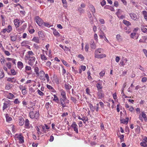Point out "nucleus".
<instances>
[{"label":"nucleus","instance_id":"obj_25","mask_svg":"<svg viewBox=\"0 0 147 147\" xmlns=\"http://www.w3.org/2000/svg\"><path fill=\"white\" fill-rule=\"evenodd\" d=\"M14 96V95L11 93H9L7 95V98L9 99H11Z\"/></svg>","mask_w":147,"mask_h":147},{"label":"nucleus","instance_id":"obj_45","mask_svg":"<svg viewBox=\"0 0 147 147\" xmlns=\"http://www.w3.org/2000/svg\"><path fill=\"white\" fill-rule=\"evenodd\" d=\"M106 2L105 0H103L101 2H100V4L102 6L105 5L106 4Z\"/></svg>","mask_w":147,"mask_h":147},{"label":"nucleus","instance_id":"obj_46","mask_svg":"<svg viewBox=\"0 0 147 147\" xmlns=\"http://www.w3.org/2000/svg\"><path fill=\"white\" fill-rule=\"evenodd\" d=\"M142 117L144 119L146 118V115L144 112H142Z\"/></svg>","mask_w":147,"mask_h":147},{"label":"nucleus","instance_id":"obj_6","mask_svg":"<svg viewBox=\"0 0 147 147\" xmlns=\"http://www.w3.org/2000/svg\"><path fill=\"white\" fill-rule=\"evenodd\" d=\"M64 87L66 90L67 92L69 91V93H70L69 90L71 88V86L68 83H65L64 85Z\"/></svg>","mask_w":147,"mask_h":147},{"label":"nucleus","instance_id":"obj_54","mask_svg":"<svg viewBox=\"0 0 147 147\" xmlns=\"http://www.w3.org/2000/svg\"><path fill=\"white\" fill-rule=\"evenodd\" d=\"M91 10L93 13L95 12V9L94 8V7L93 6H92L91 7Z\"/></svg>","mask_w":147,"mask_h":147},{"label":"nucleus","instance_id":"obj_15","mask_svg":"<svg viewBox=\"0 0 147 147\" xmlns=\"http://www.w3.org/2000/svg\"><path fill=\"white\" fill-rule=\"evenodd\" d=\"M29 121L27 119H26L25 121V127L26 128H28L29 127Z\"/></svg>","mask_w":147,"mask_h":147},{"label":"nucleus","instance_id":"obj_41","mask_svg":"<svg viewBox=\"0 0 147 147\" xmlns=\"http://www.w3.org/2000/svg\"><path fill=\"white\" fill-rule=\"evenodd\" d=\"M47 87L48 89L52 90V91H53V90H54V89L51 86L47 84Z\"/></svg>","mask_w":147,"mask_h":147},{"label":"nucleus","instance_id":"obj_17","mask_svg":"<svg viewBox=\"0 0 147 147\" xmlns=\"http://www.w3.org/2000/svg\"><path fill=\"white\" fill-rule=\"evenodd\" d=\"M5 117L6 118V121H7L8 122L11 121L12 119L9 117L8 114H6L5 115Z\"/></svg>","mask_w":147,"mask_h":147},{"label":"nucleus","instance_id":"obj_34","mask_svg":"<svg viewBox=\"0 0 147 147\" xmlns=\"http://www.w3.org/2000/svg\"><path fill=\"white\" fill-rule=\"evenodd\" d=\"M11 40L13 41H15L17 39V37L16 36H11Z\"/></svg>","mask_w":147,"mask_h":147},{"label":"nucleus","instance_id":"obj_29","mask_svg":"<svg viewBox=\"0 0 147 147\" xmlns=\"http://www.w3.org/2000/svg\"><path fill=\"white\" fill-rule=\"evenodd\" d=\"M146 142L144 141H143L142 142H141L140 143V145L144 147H146L147 146V144L146 143Z\"/></svg>","mask_w":147,"mask_h":147},{"label":"nucleus","instance_id":"obj_28","mask_svg":"<svg viewBox=\"0 0 147 147\" xmlns=\"http://www.w3.org/2000/svg\"><path fill=\"white\" fill-rule=\"evenodd\" d=\"M141 30L142 32L144 33H146L147 34V29L144 27L141 28Z\"/></svg>","mask_w":147,"mask_h":147},{"label":"nucleus","instance_id":"obj_13","mask_svg":"<svg viewBox=\"0 0 147 147\" xmlns=\"http://www.w3.org/2000/svg\"><path fill=\"white\" fill-rule=\"evenodd\" d=\"M29 116L30 118L32 119L34 118L35 117V112L33 111H30L29 113Z\"/></svg>","mask_w":147,"mask_h":147},{"label":"nucleus","instance_id":"obj_44","mask_svg":"<svg viewBox=\"0 0 147 147\" xmlns=\"http://www.w3.org/2000/svg\"><path fill=\"white\" fill-rule=\"evenodd\" d=\"M31 69V67L30 66H26L25 67V69L27 71L30 70Z\"/></svg>","mask_w":147,"mask_h":147},{"label":"nucleus","instance_id":"obj_10","mask_svg":"<svg viewBox=\"0 0 147 147\" xmlns=\"http://www.w3.org/2000/svg\"><path fill=\"white\" fill-rule=\"evenodd\" d=\"M90 47L92 49H95L96 48V46L94 43V41L93 40H91L90 41Z\"/></svg>","mask_w":147,"mask_h":147},{"label":"nucleus","instance_id":"obj_56","mask_svg":"<svg viewBox=\"0 0 147 147\" xmlns=\"http://www.w3.org/2000/svg\"><path fill=\"white\" fill-rule=\"evenodd\" d=\"M38 34L39 36H42V35H43V33L41 31H39L38 32Z\"/></svg>","mask_w":147,"mask_h":147},{"label":"nucleus","instance_id":"obj_58","mask_svg":"<svg viewBox=\"0 0 147 147\" xmlns=\"http://www.w3.org/2000/svg\"><path fill=\"white\" fill-rule=\"evenodd\" d=\"M51 64V63L49 61H47L46 63V65L47 66H49Z\"/></svg>","mask_w":147,"mask_h":147},{"label":"nucleus","instance_id":"obj_40","mask_svg":"<svg viewBox=\"0 0 147 147\" xmlns=\"http://www.w3.org/2000/svg\"><path fill=\"white\" fill-rule=\"evenodd\" d=\"M7 66V67L9 69H10L11 68V64L10 62H8L7 63H6V64Z\"/></svg>","mask_w":147,"mask_h":147},{"label":"nucleus","instance_id":"obj_30","mask_svg":"<svg viewBox=\"0 0 147 147\" xmlns=\"http://www.w3.org/2000/svg\"><path fill=\"white\" fill-rule=\"evenodd\" d=\"M96 86L98 91L101 90L102 88V85L99 84H97Z\"/></svg>","mask_w":147,"mask_h":147},{"label":"nucleus","instance_id":"obj_26","mask_svg":"<svg viewBox=\"0 0 147 147\" xmlns=\"http://www.w3.org/2000/svg\"><path fill=\"white\" fill-rule=\"evenodd\" d=\"M53 34L55 36H59L60 34L56 30H54L53 32Z\"/></svg>","mask_w":147,"mask_h":147},{"label":"nucleus","instance_id":"obj_59","mask_svg":"<svg viewBox=\"0 0 147 147\" xmlns=\"http://www.w3.org/2000/svg\"><path fill=\"white\" fill-rule=\"evenodd\" d=\"M121 36L119 34H117L116 36V38L118 40H120V38Z\"/></svg>","mask_w":147,"mask_h":147},{"label":"nucleus","instance_id":"obj_62","mask_svg":"<svg viewBox=\"0 0 147 147\" xmlns=\"http://www.w3.org/2000/svg\"><path fill=\"white\" fill-rule=\"evenodd\" d=\"M86 67L85 66H81V69L83 71H84L85 70Z\"/></svg>","mask_w":147,"mask_h":147},{"label":"nucleus","instance_id":"obj_49","mask_svg":"<svg viewBox=\"0 0 147 147\" xmlns=\"http://www.w3.org/2000/svg\"><path fill=\"white\" fill-rule=\"evenodd\" d=\"M118 3L117 1H115L114 3V6L115 7H117L118 6Z\"/></svg>","mask_w":147,"mask_h":147},{"label":"nucleus","instance_id":"obj_38","mask_svg":"<svg viewBox=\"0 0 147 147\" xmlns=\"http://www.w3.org/2000/svg\"><path fill=\"white\" fill-rule=\"evenodd\" d=\"M37 92L38 94L40 96H43L44 94V93L40 91L39 90H38Z\"/></svg>","mask_w":147,"mask_h":147},{"label":"nucleus","instance_id":"obj_52","mask_svg":"<svg viewBox=\"0 0 147 147\" xmlns=\"http://www.w3.org/2000/svg\"><path fill=\"white\" fill-rule=\"evenodd\" d=\"M28 53L29 55H33L34 54L32 51H29L28 52Z\"/></svg>","mask_w":147,"mask_h":147},{"label":"nucleus","instance_id":"obj_2","mask_svg":"<svg viewBox=\"0 0 147 147\" xmlns=\"http://www.w3.org/2000/svg\"><path fill=\"white\" fill-rule=\"evenodd\" d=\"M97 95L98 98L99 99H102L104 96V94L102 90L98 91V92L97 93Z\"/></svg>","mask_w":147,"mask_h":147},{"label":"nucleus","instance_id":"obj_55","mask_svg":"<svg viewBox=\"0 0 147 147\" xmlns=\"http://www.w3.org/2000/svg\"><path fill=\"white\" fill-rule=\"evenodd\" d=\"M14 102V103L18 104L20 102L19 101H18V99L17 98L15 99Z\"/></svg>","mask_w":147,"mask_h":147},{"label":"nucleus","instance_id":"obj_64","mask_svg":"<svg viewBox=\"0 0 147 147\" xmlns=\"http://www.w3.org/2000/svg\"><path fill=\"white\" fill-rule=\"evenodd\" d=\"M33 147H37L38 146V143H33L32 145Z\"/></svg>","mask_w":147,"mask_h":147},{"label":"nucleus","instance_id":"obj_61","mask_svg":"<svg viewBox=\"0 0 147 147\" xmlns=\"http://www.w3.org/2000/svg\"><path fill=\"white\" fill-rule=\"evenodd\" d=\"M35 117H38L39 115V113L38 112H37L36 111L35 112Z\"/></svg>","mask_w":147,"mask_h":147},{"label":"nucleus","instance_id":"obj_57","mask_svg":"<svg viewBox=\"0 0 147 147\" xmlns=\"http://www.w3.org/2000/svg\"><path fill=\"white\" fill-rule=\"evenodd\" d=\"M34 32V29H32L31 30H29V32L30 33V34H32Z\"/></svg>","mask_w":147,"mask_h":147},{"label":"nucleus","instance_id":"obj_39","mask_svg":"<svg viewBox=\"0 0 147 147\" xmlns=\"http://www.w3.org/2000/svg\"><path fill=\"white\" fill-rule=\"evenodd\" d=\"M7 104L5 103H3V111L5 109L7 108Z\"/></svg>","mask_w":147,"mask_h":147},{"label":"nucleus","instance_id":"obj_23","mask_svg":"<svg viewBox=\"0 0 147 147\" xmlns=\"http://www.w3.org/2000/svg\"><path fill=\"white\" fill-rule=\"evenodd\" d=\"M89 107L90 108L91 111L93 112L95 110V108L93 106L92 104L90 103L89 104Z\"/></svg>","mask_w":147,"mask_h":147},{"label":"nucleus","instance_id":"obj_20","mask_svg":"<svg viewBox=\"0 0 147 147\" xmlns=\"http://www.w3.org/2000/svg\"><path fill=\"white\" fill-rule=\"evenodd\" d=\"M16 80V79H15L14 78H9L7 79V81L8 82H14Z\"/></svg>","mask_w":147,"mask_h":147},{"label":"nucleus","instance_id":"obj_36","mask_svg":"<svg viewBox=\"0 0 147 147\" xmlns=\"http://www.w3.org/2000/svg\"><path fill=\"white\" fill-rule=\"evenodd\" d=\"M41 59L43 60H46L47 59V57L45 56L44 55H40Z\"/></svg>","mask_w":147,"mask_h":147},{"label":"nucleus","instance_id":"obj_19","mask_svg":"<svg viewBox=\"0 0 147 147\" xmlns=\"http://www.w3.org/2000/svg\"><path fill=\"white\" fill-rule=\"evenodd\" d=\"M32 40L37 43H39L38 38L36 37H34L32 39Z\"/></svg>","mask_w":147,"mask_h":147},{"label":"nucleus","instance_id":"obj_12","mask_svg":"<svg viewBox=\"0 0 147 147\" xmlns=\"http://www.w3.org/2000/svg\"><path fill=\"white\" fill-rule=\"evenodd\" d=\"M129 120V118L128 117L126 118L125 119H121V121L122 123L123 124H127Z\"/></svg>","mask_w":147,"mask_h":147},{"label":"nucleus","instance_id":"obj_51","mask_svg":"<svg viewBox=\"0 0 147 147\" xmlns=\"http://www.w3.org/2000/svg\"><path fill=\"white\" fill-rule=\"evenodd\" d=\"M4 52L5 54L7 56H9L10 55V53L8 51H5Z\"/></svg>","mask_w":147,"mask_h":147},{"label":"nucleus","instance_id":"obj_35","mask_svg":"<svg viewBox=\"0 0 147 147\" xmlns=\"http://www.w3.org/2000/svg\"><path fill=\"white\" fill-rule=\"evenodd\" d=\"M124 136L123 135H121L119 136V137L120 139L121 142L124 141Z\"/></svg>","mask_w":147,"mask_h":147},{"label":"nucleus","instance_id":"obj_3","mask_svg":"<svg viewBox=\"0 0 147 147\" xmlns=\"http://www.w3.org/2000/svg\"><path fill=\"white\" fill-rule=\"evenodd\" d=\"M35 59H36L34 57H30V59H29L28 64L31 66H32L35 61Z\"/></svg>","mask_w":147,"mask_h":147},{"label":"nucleus","instance_id":"obj_32","mask_svg":"<svg viewBox=\"0 0 147 147\" xmlns=\"http://www.w3.org/2000/svg\"><path fill=\"white\" fill-rule=\"evenodd\" d=\"M4 74L3 71H0V78H3L4 76Z\"/></svg>","mask_w":147,"mask_h":147},{"label":"nucleus","instance_id":"obj_16","mask_svg":"<svg viewBox=\"0 0 147 147\" xmlns=\"http://www.w3.org/2000/svg\"><path fill=\"white\" fill-rule=\"evenodd\" d=\"M123 23L127 26H129L131 25V23L128 21L125 20H123Z\"/></svg>","mask_w":147,"mask_h":147},{"label":"nucleus","instance_id":"obj_22","mask_svg":"<svg viewBox=\"0 0 147 147\" xmlns=\"http://www.w3.org/2000/svg\"><path fill=\"white\" fill-rule=\"evenodd\" d=\"M54 98L53 100L56 102L57 103H58L59 102V101L58 98L57 97V96L55 94H54Z\"/></svg>","mask_w":147,"mask_h":147},{"label":"nucleus","instance_id":"obj_47","mask_svg":"<svg viewBox=\"0 0 147 147\" xmlns=\"http://www.w3.org/2000/svg\"><path fill=\"white\" fill-rule=\"evenodd\" d=\"M39 74L41 75L40 77H42L43 75H44L45 74V73L43 71H40L39 73Z\"/></svg>","mask_w":147,"mask_h":147},{"label":"nucleus","instance_id":"obj_8","mask_svg":"<svg viewBox=\"0 0 147 147\" xmlns=\"http://www.w3.org/2000/svg\"><path fill=\"white\" fill-rule=\"evenodd\" d=\"M20 143L22 144L24 142V137L21 134L19 135L18 137Z\"/></svg>","mask_w":147,"mask_h":147},{"label":"nucleus","instance_id":"obj_9","mask_svg":"<svg viewBox=\"0 0 147 147\" xmlns=\"http://www.w3.org/2000/svg\"><path fill=\"white\" fill-rule=\"evenodd\" d=\"M95 57L96 58H101L105 57L106 55L104 54H95Z\"/></svg>","mask_w":147,"mask_h":147},{"label":"nucleus","instance_id":"obj_27","mask_svg":"<svg viewBox=\"0 0 147 147\" xmlns=\"http://www.w3.org/2000/svg\"><path fill=\"white\" fill-rule=\"evenodd\" d=\"M34 71L37 76H39V69L38 67H36L35 68Z\"/></svg>","mask_w":147,"mask_h":147},{"label":"nucleus","instance_id":"obj_18","mask_svg":"<svg viewBox=\"0 0 147 147\" xmlns=\"http://www.w3.org/2000/svg\"><path fill=\"white\" fill-rule=\"evenodd\" d=\"M103 50V49L101 48L98 49H96L95 52V54H99Z\"/></svg>","mask_w":147,"mask_h":147},{"label":"nucleus","instance_id":"obj_53","mask_svg":"<svg viewBox=\"0 0 147 147\" xmlns=\"http://www.w3.org/2000/svg\"><path fill=\"white\" fill-rule=\"evenodd\" d=\"M120 59V58L118 56H117L116 57L115 60L116 62H118Z\"/></svg>","mask_w":147,"mask_h":147},{"label":"nucleus","instance_id":"obj_31","mask_svg":"<svg viewBox=\"0 0 147 147\" xmlns=\"http://www.w3.org/2000/svg\"><path fill=\"white\" fill-rule=\"evenodd\" d=\"M22 93L23 95H25L27 93L25 87H24V88H23V89H22Z\"/></svg>","mask_w":147,"mask_h":147},{"label":"nucleus","instance_id":"obj_60","mask_svg":"<svg viewBox=\"0 0 147 147\" xmlns=\"http://www.w3.org/2000/svg\"><path fill=\"white\" fill-rule=\"evenodd\" d=\"M54 140V137L53 136H50V139L49 140L50 142H52Z\"/></svg>","mask_w":147,"mask_h":147},{"label":"nucleus","instance_id":"obj_4","mask_svg":"<svg viewBox=\"0 0 147 147\" xmlns=\"http://www.w3.org/2000/svg\"><path fill=\"white\" fill-rule=\"evenodd\" d=\"M71 127L74 129V131H75L77 133H78V129L77 127V125L76 124L75 122H73L71 125Z\"/></svg>","mask_w":147,"mask_h":147},{"label":"nucleus","instance_id":"obj_42","mask_svg":"<svg viewBox=\"0 0 147 147\" xmlns=\"http://www.w3.org/2000/svg\"><path fill=\"white\" fill-rule=\"evenodd\" d=\"M89 48V45L86 44L85 46V49L86 51H88Z\"/></svg>","mask_w":147,"mask_h":147},{"label":"nucleus","instance_id":"obj_5","mask_svg":"<svg viewBox=\"0 0 147 147\" xmlns=\"http://www.w3.org/2000/svg\"><path fill=\"white\" fill-rule=\"evenodd\" d=\"M131 18L134 20H138V18L136 15L134 13H131L129 14Z\"/></svg>","mask_w":147,"mask_h":147},{"label":"nucleus","instance_id":"obj_63","mask_svg":"<svg viewBox=\"0 0 147 147\" xmlns=\"http://www.w3.org/2000/svg\"><path fill=\"white\" fill-rule=\"evenodd\" d=\"M99 21L102 24H104L105 23L104 20L103 19H100L99 20Z\"/></svg>","mask_w":147,"mask_h":147},{"label":"nucleus","instance_id":"obj_1","mask_svg":"<svg viewBox=\"0 0 147 147\" xmlns=\"http://www.w3.org/2000/svg\"><path fill=\"white\" fill-rule=\"evenodd\" d=\"M35 20L36 23L39 26H41L44 23L43 20L38 16H36L35 17Z\"/></svg>","mask_w":147,"mask_h":147},{"label":"nucleus","instance_id":"obj_37","mask_svg":"<svg viewBox=\"0 0 147 147\" xmlns=\"http://www.w3.org/2000/svg\"><path fill=\"white\" fill-rule=\"evenodd\" d=\"M71 99L74 103H76L77 100L76 98L71 96Z\"/></svg>","mask_w":147,"mask_h":147},{"label":"nucleus","instance_id":"obj_33","mask_svg":"<svg viewBox=\"0 0 147 147\" xmlns=\"http://www.w3.org/2000/svg\"><path fill=\"white\" fill-rule=\"evenodd\" d=\"M7 32L9 33L12 30V27L10 25H9L8 26L7 28Z\"/></svg>","mask_w":147,"mask_h":147},{"label":"nucleus","instance_id":"obj_50","mask_svg":"<svg viewBox=\"0 0 147 147\" xmlns=\"http://www.w3.org/2000/svg\"><path fill=\"white\" fill-rule=\"evenodd\" d=\"M11 73L12 75H15L16 74V73L14 70L11 69Z\"/></svg>","mask_w":147,"mask_h":147},{"label":"nucleus","instance_id":"obj_14","mask_svg":"<svg viewBox=\"0 0 147 147\" xmlns=\"http://www.w3.org/2000/svg\"><path fill=\"white\" fill-rule=\"evenodd\" d=\"M19 125L20 126L22 125L24 123V119L23 118L19 119Z\"/></svg>","mask_w":147,"mask_h":147},{"label":"nucleus","instance_id":"obj_43","mask_svg":"<svg viewBox=\"0 0 147 147\" xmlns=\"http://www.w3.org/2000/svg\"><path fill=\"white\" fill-rule=\"evenodd\" d=\"M146 80H147V78L146 77H144L142 78V82H146Z\"/></svg>","mask_w":147,"mask_h":147},{"label":"nucleus","instance_id":"obj_7","mask_svg":"<svg viewBox=\"0 0 147 147\" xmlns=\"http://www.w3.org/2000/svg\"><path fill=\"white\" fill-rule=\"evenodd\" d=\"M61 94L62 96V98L64 100L66 99V93L65 91L63 90H60Z\"/></svg>","mask_w":147,"mask_h":147},{"label":"nucleus","instance_id":"obj_24","mask_svg":"<svg viewBox=\"0 0 147 147\" xmlns=\"http://www.w3.org/2000/svg\"><path fill=\"white\" fill-rule=\"evenodd\" d=\"M18 65L19 68L22 69L23 67V64L21 61H19L18 62Z\"/></svg>","mask_w":147,"mask_h":147},{"label":"nucleus","instance_id":"obj_48","mask_svg":"<svg viewBox=\"0 0 147 147\" xmlns=\"http://www.w3.org/2000/svg\"><path fill=\"white\" fill-rule=\"evenodd\" d=\"M62 62L66 66H67L68 65V63L65 60H62Z\"/></svg>","mask_w":147,"mask_h":147},{"label":"nucleus","instance_id":"obj_21","mask_svg":"<svg viewBox=\"0 0 147 147\" xmlns=\"http://www.w3.org/2000/svg\"><path fill=\"white\" fill-rule=\"evenodd\" d=\"M142 13L144 15V18L147 21V12L145 11H142Z\"/></svg>","mask_w":147,"mask_h":147},{"label":"nucleus","instance_id":"obj_11","mask_svg":"<svg viewBox=\"0 0 147 147\" xmlns=\"http://www.w3.org/2000/svg\"><path fill=\"white\" fill-rule=\"evenodd\" d=\"M14 22L16 28L18 27L19 26V21L18 19H15L14 20Z\"/></svg>","mask_w":147,"mask_h":147}]
</instances>
